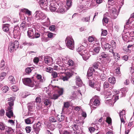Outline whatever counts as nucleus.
<instances>
[{
    "mask_svg": "<svg viewBox=\"0 0 134 134\" xmlns=\"http://www.w3.org/2000/svg\"><path fill=\"white\" fill-rule=\"evenodd\" d=\"M15 97H12L7 99V101L9 106L8 107L6 113V116L9 118H11L13 116V114L12 111L13 108L12 106L14 105V101L15 100Z\"/></svg>",
    "mask_w": 134,
    "mask_h": 134,
    "instance_id": "obj_1",
    "label": "nucleus"
},
{
    "mask_svg": "<svg viewBox=\"0 0 134 134\" xmlns=\"http://www.w3.org/2000/svg\"><path fill=\"white\" fill-rule=\"evenodd\" d=\"M8 79L11 83L14 84L15 83V79L13 76H10L9 77Z\"/></svg>",
    "mask_w": 134,
    "mask_h": 134,
    "instance_id": "obj_28",
    "label": "nucleus"
},
{
    "mask_svg": "<svg viewBox=\"0 0 134 134\" xmlns=\"http://www.w3.org/2000/svg\"><path fill=\"white\" fill-rule=\"evenodd\" d=\"M100 56L103 58H106L107 57V59L108 61L109 62L111 60L112 58L113 57L112 56H108V54H107L104 52L101 53L100 54Z\"/></svg>",
    "mask_w": 134,
    "mask_h": 134,
    "instance_id": "obj_15",
    "label": "nucleus"
},
{
    "mask_svg": "<svg viewBox=\"0 0 134 134\" xmlns=\"http://www.w3.org/2000/svg\"><path fill=\"white\" fill-rule=\"evenodd\" d=\"M90 18V15L86 17H83L81 19L82 21L83 22H89Z\"/></svg>",
    "mask_w": 134,
    "mask_h": 134,
    "instance_id": "obj_26",
    "label": "nucleus"
},
{
    "mask_svg": "<svg viewBox=\"0 0 134 134\" xmlns=\"http://www.w3.org/2000/svg\"><path fill=\"white\" fill-rule=\"evenodd\" d=\"M134 20L130 16V17L127 20V22L126 23V25H128L129 24H131L132 22Z\"/></svg>",
    "mask_w": 134,
    "mask_h": 134,
    "instance_id": "obj_31",
    "label": "nucleus"
},
{
    "mask_svg": "<svg viewBox=\"0 0 134 134\" xmlns=\"http://www.w3.org/2000/svg\"><path fill=\"white\" fill-rule=\"evenodd\" d=\"M100 47H96L95 48L93 49V51L94 52L96 53H98L100 51Z\"/></svg>",
    "mask_w": 134,
    "mask_h": 134,
    "instance_id": "obj_43",
    "label": "nucleus"
},
{
    "mask_svg": "<svg viewBox=\"0 0 134 134\" xmlns=\"http://www.w3.org/2000/svg\"><path fill=\"white\" fill-rule=\"evenodd\" d=\"M41 122L38 121L37 123L33 125L34 131L36 134L38 133L41 128Z\"/></svg>",
    "mask_w": 134,
    "mask_h": 134,
    "instance_id": "obj_8",
    "label": "nucleus"
},
{
    "mask_svg": "<svg viewBox=\"0 0 134 134\" xmlns=\"http://www.w3.org/2000/svg\"><path fill=\"white\" fill-rule=\"evenodd\" d=\"M26 72L27 73L29 74L32 71L31 68L28 67L27 68L25 69Z\"/></svg>",
    "mask_w": 134,
    "mask_h": 134,
    "instance_id": "obj_50",
    "label": "nucleus"
},
{
    "mask_svg": "<svg viewBox=\"0 0 134 134\" xmlns=\"http://www.w3.org/2000/svg\"><path fill=\"white\" fill-rule=\"evenodd\" d=\"M44 61L45 63L48 64H51L53 63V60L52 58L48 56H46L44 58Z\"/></svg>",
    "mask_w": 134,
    "mask_h": 134,
    "instance_id": "obj_12",
    "label": "nucleus"
},
{
    "mask_svg": "<svg viewBox=\"0 0 134 134\" xmlns=\"http://www.w3.org/2000/svg\"><path fill=\"white\" fill-rule=\"evenodd\" d=\"M43 102L46 105H50L51 102L47 98H45L44 99Z\"/></svg>",
    "mask_w": 134,
    "mask_h": 134,
    "instance_id": "obj_29",
    "label": "nucleus"
},
{
    "mask_svg": "<svg viewBox=\"0 0 134 134\" xmlns=\"http://www.w3.org/2000/svg\"><path fill=\"white\" fill-rule=\"evenodd\" d=\"M5 66V63L4 61V60H2L1 61V63L0 65V67L1 68H2V69H2L3 68L4 66Z\"/></svg>",
    "mask_w": 134,
    "mask_h": 134,
    "instance_id": "obj_49",
    "label": "nucleus"
},
{
    "mask_svg": "<svg viewBox=\"0 0 134 134\" xmlns=\"http://www.w3.org/2000/svg\"><path fill=\"white\" fill-rule=\"evenodd\" d=\"M106 35L105 34H101V44L103 49L108 50L111 48V45L108 43H106L104 41V40L106 41L107 40L105 37Z\"/></svg>",
    "mask_w": 134,
    "mask_h": 134,
    "instance_id": "obj_5",
    "label": "nucleus"
},
{
    "mask_svg": "<svg viewBox=\"0 0 134 134\" xmlns=\"http://www.w3.org/2000/svg\"><path fill=\"white\" fill-rule=\"evenodd\" d=\"M5 113L4 110V109H1L0 110V115L1 116H3Z\"/></svg>",
    "mask_w": 134,
    "mask_h": 134,
    "instance_id": "obj_63",
    "label": "nucleus"
},
{
    "mask_svg": "<svg viewBox=\"0 0 134 134\" xmlns=\"http://www.w3.org/2000/svg\"><path fill=\"white\" fill-rule=\"evenodd\" d=\"M22 45L24 46H26L29 47L33 46L34 44L31 42H27L26 41H24L23 42Z\"/></svg>",
    "mask_w": 134,
    "mask_h": 134,
    "instance_id": "obj_23",
    "label": "nucleus"
},
{
    "mask_svg": "<svg viewBox=\"0 0 134 134\" xmlns=\"http://www.w3.org/2000/svg\"><path fill=\"white\" fill-rule=\"evenodd\" d=\"M111 119L109 117H107L106 119V121L109 124H110L111 122Z\"/></svg>",
    "mask_w": 134,
    "mask_h": 134,
    "instance_id": "obj_58",
    "label": "nucleus"
},
{
    "mask_svg": "<svg viewBox=\"0 0 134 134\" xmlns=\"http://www.w3.org/2000/svg\"><path fill=\"white\" fill-rule=\"evenodd\" d=\"M72 74L70 72H67L65 74L64 76H63L62 79L64 81H66L68 80L72 76Z\"/></svg>",
    "mask_w": 134,
    "mask_h": 134,
    "instance_id": "obj_14",
    "label": "nucleus"
},
{
    "mask_svg": "<svg viewBox=\"0 0 134 134\" xmlns=\"http://www.w3.org/2000/svg\"><path fill=\"white\" fill-rule=\"evenodd\" d=\"M36 108L38 110H40L42 109V104L41 103H38L36 104Z\"/></svg>",
    "mask_w": 134,
    "mask_h": 134,
    "instance_id": "obj_39",
    "label": "nucleus"
},
{
    "mask_svg": "<svg viewBox=\"0 0 134 134\" xmlns=\"http://www.w3.org/2000/svg\"><path fill=\"white\" fill-rule=\"evenodd\" d=\"M27 9L25 8H23L21 9L20 12L19 13V15H21V12L25 13L26 14Z\"/></svg>",
    "mask_w": 134,
    "mask_h": 134,
    "instance_id": "obj_54",
    "label": "nucleus"
},
{
    "mask_svg": "<svg viewBox=\"0 0 134 134\" xmlns=\"http://www.w3.org/2000/svg\"><path fill=\"white\" fill-rule=\"evenodd\" d=\"M22 81L24 84L27 86L32 87L35 85V88H37L38 87V84L35 85L34 82L32 81L30 78H27L23 79Z\"/></svg>",
    "mask_w": 134,
    "mask_h": 134,
    "instance_id": "obj_4",
    "label": "nucleus"
},
{
    "mask_svg": "<svg viewBox=\"0 0 134 134\" xmlns=\"http://www.w3.org/2000/svg\"><path fill=\"white\" fill-rule=\"evenodd\" d=\"M115 93L116 94H119V95L118 96L117 95L116 96H113L112 99H114V103H115L116 101L118 99L119 97H122L123 96H125L124 94L122 92H119L116 91H115Z\"/></svg>",
    "mask_w": 134,
    "mask_h": 134,
    "instance_id": "obj_11",
    "label": "nucleus"
},
{
    "mask_svg": "<svg viewBox=\"0 0 134 134\" xmlns=\"http://www.w3.org/2000/svg\"><path fill=\"white\" fill-rule=\"evenodd\" d=\"M14 38L15 39H19L20 36L19 34H13Z\"/></svg>",
    "mask_w": 134,
    "mask_h": 134,
    "instance_id": "obj_62",
    "label": "nucleus"
},
{
    "mask_svg": "<svg viewBox=\"0 0 134 134\" xmlns=\"http://www.w3.org/2000/svg\"><path fill=\"white\" fill-rule=\"evenodd\" d=\"M76 83L77 85L79 86H81L83 84L79 76H77L76 77Z\"/></svg>",
    "mask_w": 134,
    "mask_h": 134,
    "instance_id": "obj_19",
    "label": "nucleus"
},
{
    "mask_svg": "<svg viewBox=\"0 0 134 134\" xmlns=\"http://www.w3.org/2000/svg\"><path fill=\"white\" fill-rule=\"evenodd\" d=\"M44 70L47 72L51 73L52 72L53 69L50 67H46L44 69Z\"/></svg>",
    "mask_w": 134,
    "mask_h": 134,
    "instance_id": "obj_34",
    "label": "nucleus"
},
{
    "mask_svg": "<svg viewBox=\"0 0 134 134\" xmlns=\"http://www.w3.org/2000/svg\"><path fill=\"white\" fill-rule=\"evenodd\" d=\"M125 110H122L120 113V116L121 123L124 124L125 122Z\"/></svg>",
    "mask_w": 134,
    "mask_h": 134,
    "instance_id": "obj_13",
    "label": "nucleus"
},
{
    "mask_svg": "<svg viewBox=\"0 0 134 134\" xmlns=\"http://www.w3.org/2000/svg\"><path fill=\"white\" fill-rule=\"evenodd\" d=\"M11 88L12 90L14 92L17 91L18 90V88L17 86L15 85L12 86Z\"/></svg>",
    "mask_w": 134,
    "mask_h": 134,
    "instance_id": "obj_44",
    "label": "nucleus"
},
{
    "mask_svg": "<svg viewBox=\"0 0 134 134\" xmlns=\"http://www.w3.org/2000/svg\"><path fill=\"white\" fill-rule=\"evenodd\" d=\"M95 72L94 69L92 67L90 68L88 70L87 73V77L88 79H93L92 75L93 73Z\"/></svg>",
    "mask_w": 134,
    "mask_h": 134,
    "instance_id": "obj_10",
    "label": "nucleus"
},
{
    "mask_svg": "<svg viewBox=\"0 0 134 134\" xmlns=\"http://www.w3.org/2000/svg\"><path fill=\"white\" fill-rule=\"evenodd\" d=\"M55 26L54 25H52L50 26L49 29L50 30L54 31L55 29Z\"/></svg>",
    "mask_w": 134,
    "mask_h": 134,
    "instance_id": "obj_56",
    "label": "nucleus"
},
{
    "mask_svg": "<svg viewBox=\"0 0 134 134\" xmlns=\"http://www.w3.org/2000/svg\"><path fill=\"white\" fill-rule=\"evenodd\" d=\"M78 125H77L76 124H74V125L73 126L72 125V128L73 129V130H77L78 129Z\"/></svg>",
    "mask_w": 134,
    "mask_h": 134,
    "instance_id": "obj_47",
    "label": "nucleus"
},
{
    "mask_svg": "<svg viewBox=\"0 0 134 134\" xmlns=\"http://www.w3.org/2000/svg\"><path fill=\"white\" fill-rule=\"evenodd\" d=\"M103 23H104L107 24H108L109 21V19L106 16L104 17L102 20Z\"/></svg>",
    "mask_w": 134,
    "mask_h": 134,
    "instance_id": "obj_38",
    "label": "nucleus"
},
{
    "mask_svg": "<svg viewBox=\"0 0 134 134\" xmlns=\"http://www.w3.org/2000/svg\"><path fill=\"white\" fill-rule=\"evenodd\" d=\"M36 105V103L34 101L30 103L28 106L29 110L30 111H32V110L33 109L35 108Z\"/></svg>",
    "mask_w": 134,
    "mask_h": 134,
    "instance_id": "obj_16",
    "label": "nucleus"
},
{
    "mask_svg": "<svg viewBox=\"0 0 134 134\" xmlns=\"http://www.w3.org/2000/svg\"><path fill=\"white\" fill-rule=\"evenodd\" d=\"M26 130L27 133H29L31 130V127L30 126H27L25 128Z\"/></svg>",
    "mask_w": 134,
    "mask_h": 134,
    "instance_id": "obj_52",
    "label": "nucleus"
},
{
    "mask_svg": "<svg viewBox=\"0 0 134 134\" xmlns=\"http://www.w3.org/2000/svg\"><path fill=\"white\" fill-rule=\"evenodd\" d=\"M57 11L58 13H62L63 12H65V10L63 7H61L58 9Z\"/></svg>",
    "mask_w": 134,
    "mask_h": 134,
    "instance_id": "obj_42",
    "label": "nucleus"
},
{
    "mask_svg": "<svg viewBox=\"0 0 134 134\" xmlns=\"http://www.w3.org/2000/svg\"><path fill=\"white\" fill-rule=\"evenodd\" d=\"M8 25L9 24H6L4 25H3V30L5 32H7V31H8L10 33H12V32H11L10 31V30L9 29L8 26H7V25Z\"/></svg>",
    "mask_w": 134,
    "mask_h": 134,
    "instance_id": "obj_22",
    "label": "nucleus"
},
{
    "mask_svg": "<svg viewBox=\"0 0 134 134\" xmlns=\"http://www.w3.org/2000/svg\"><path fill=\"white\" fill-rule=\"evenodd\" d=\"M35 18H38V19L43 20L46 17V16L45 14L41 11H37L35 13Z\"/></svg>",
    "mask_w": 134,
    "mask_h": 134,
    "instance_id": "obj_9",
    "label": "nucleus"
},
{
    "mask_svg": "<svg viewBox=\"0 0 134 134\" xmlns=\"http://www.w3.org/2000/svg\"><path fill=\"white\" fill-rule=\"evenodd\" d=\"M6 129L7 130L5 132H6L7 134H13V131L10 127H6Z\"/></svg>",
    "mask_w": 134,
    "mask_h": 134,
    "instance_id": "obj_24",
    "label": "nucleus"
},
{
    "mask_svg": "<svg viewBox=\"0 0 134 134\" xmlns=\"http://www.w3.org/2000/svg\"><path fill=\"white\" fill-rule=\"evenodd\" d=\"M109 84L107 82H105L103 85V87L104 88H107L108 87Z\"/></svg>",
    "mask_w": 134,
    "mask_h": 134,
    "instance_id": "obj_59",
    "label": "nucleus"
},
{
    "mask_svg": "<svg viewBox=\"0 0 134 134\" xmlns=\"http://www.w3.org/2000/svg\"><path fill=\"white\" fill-rule=\"evenodd\" d=\"M57 9L56 4L53 3H51L49 5V10L52 12L55 11Z\"/></svg>",
    "mask_w": 134,
    "mask_h": 134,
    "instance_id": "obj_17",
    "label": "nucleus"
},
{
    "mask_svg": "<svg viewBox=\"0 0 134 134\" xmlns=\"http://www.w3.org/2000/svg\"><path fill=\"white\" fill-rule=\"evenodd\" d=\"M49 120L51 122H57V119L56 118L51 117L49 118Z\"/></svg>",
    "mask_w": 134,
    "mask_h": 134,
    "instance_id": "obj_32",
    "label": "nucleus"
},
{
    "mask_svg": "<svg viewBox=\"0 0 134 134\" xmlns=\"http://www.w3.org/2000/svg\"><path fill=\"white\" fill-rule=\"evenodd\" d=\"M9 89L8 87L7 86L3 87L2 88V91L4 93L6 92Z\"/></svg>",
    "mask_w": 134,
    "mask_h": 134,
    "instance_id": "obj_36",
    "label": "nucleus"
},
{
    "mask_svg": "<svg viewBox=\"0 0 134 134\" xmlns=\"http://www.w3.org/2000/svg\"><path fill=\"white\" fill-rule=\"evenodd\" d=\"M75 122L76 124H78V125H82L83 123V122L82 121L80 122L79 120H76Z\"/></svg>",
    "mask_w": 134,
    "mask_h": 134,
    "instance_id": "obj_48",
    "label": "nucleus"
},
{
    "mask_svg": "<svg viewBox=\"0 0 134 134\" xmlns=\"http://www.w3.org/2000/svg\"><path fill=\"white\" fill-rule=\"evenodd\" d=\"M67 64L69 66L71 67V70H74L75 68V64L74 62L71 60H69Z\"/></svg>",
    "mask_w": 134,
    "mask_h": 134,
    "instance_id": "obj_18",
    "label": "nucleus"
},
{
    "mask_svg": "<svg viewBox=\"0 0 134 134\" xmlns=\"http://www.w3.org/2000/svg\"><path fill=\"white\" fill-rule=\"evenodd\" d=\"M98 63H94L93 64V69L94 68L96 69L98 68Z\"/></svg>",
    "mask_w": 134,
    "mask_h": 134,
    "instance_id": "obj_55",
    "label": "nucleus"
},
{
    "mask_svg": "<svg viewBox=\"0 0 134 134\" xmlns=\"http://www.w3.org/2000/svg\"><path fill=\"white\" fill-rule=\"evenodd\" d=\"M6 127H5L4 125L2 124H0V129L2 130H4V129H6Z\"/></svg>",
    "mask_w": 134,
    "mask_h": 134,
    "instance_id": "obj_53",
    "label": "nucleus"
},
{
    "mask_svg": "<svg viewBox=\"0 0 134 134\" xmlns=\"http://www.w3.org/2000/svg\"><path fill=\"white\" fill-rule=\"evenodd\" d=\"M64 116L62 115H58L57 116V119L58 121L61 122L64 120Z\"/></svg>",
    "mask_w": 134,
    "mask_h": 134,
    "instance_id": "obj_27",
    "label": "nucleus"
},
{
    "mask_svg": "<svg viewBox=\"0 0 134 134\" xmlns=\"http://www.w3.org/2000/svg\"><path fill=\"white\" fill-rule=\"evenodd\" d=\"M18 28L16 27H14V29L13 30V32L15 34L19 33V31L18 30Z\"/></svg>",
    "mask_w": 134,
    "mask_h": 134,
    "instance_id": "obj_57",
    "label": "nucleus"
},
{
    "mask_svg": "<svg viewBox=\"0 0 134 134\" xmlns=\"http://www.w3.org/2000/svg\"><path fill=\"white\" fill-rule=\"evenodd\" d=\"M27 26V24L26 22L24 21L20 24V27L22 29L26 28Z\"/></svg>",
    "mask_w": 134,
    "mask_h": 134,
    "instance_id": "obj_35",
    "label": "nucleus"
},
{
    "mask_svg": "<svg viewBox=\"0 0 134 134\" xmlns=\"http://www.w3.org/2000/svg\"><path fill=\"white\" fill-rule=\"evenodd\" d=\"M93 100H94L93 102V105H94L98 106L99 105L100 102L99 100V98L97 96H95V97L92 99H91L90 101V105L91 108L93 107L91 104V102H92Z\"/></svg>",
    "mask_w": 134,
    "mask_h": 134,
    "instance_id": "obj_7",
    "label": "nucleus"
},
{
    "mask_svg": "<svg viewBox=\"0 0 134 134\" xmlns=\"http://www.w3.org/2000/svg\"><path fill=\"white\" fill-rule=\"evenodd\" d=\"M111 44L112 47L114 49L116 47V44L115 42L113 40L111 41Z\"/></svg>",
    "mask_w": 134,
    "mask_h": 134,
    "instance_id": "obj_45",
    "label": "nucleus"
},
{
    "mask_svg": "<svg viewBox=\"0 0 134 134\" xmlns=\"http://www.w3.org/2000/svg\"><path fill=\"white\" fill-rule=\"evenodd\" d=\"M77 52L82 57L83 59L85 60H87L88 58V56H86V54L87 53V51L84 47L82 45L79 47L77 49Z\"/></svg>",
    "mask_w": 134,
    "mask_h": 134,
    "instance_id": "obj_2",
    "label": "nucleus"
},
{
    "mask_svg": "<svg viewBox=\"0 0 134 134\" xmlns=\"http://www.w3.org/2000/svg\"><path fill=\"white\" fill-rule=\"evenodd\" d=\"M66 46L70 49L73 50L74 48V42L71 36H68L65 40Z\"/></svg>",
    "mask_w": 134,
    "mask_h": 134,
    "instance_id": "obj_3",
    "label": "nucleus"
},
{
    "mask_svg": "<svg viewBox=\"0 0 134 134\" xmlns=\"http://www.w3.org/2000/svg\"><path fill=\"white\" fill-rule=\"evenodd\" d=\"M111 17L113 19H116L118 15V12H115L111 13Z\"/></svg>",
    "mask_w": 134,
    "mask_h": 134,
    "instance_id": "obj_30",
    "label": "nucleus"
},
{
    "mask_svg": "<svg viewBox=\"0 0 134 134\" xmlns=\"http://www.w3.org/2000/svg\"><path fill=\"white\" fill-rule=\"evenodd\" d=\"M40 36V34H27L28 37L31 39L38 38Z\"/></svg>",
    "mask_w": 134,
    "mask_h": 134,
    "instance_id": "obj_21",
    "label": "nucleus"
},
{
    "mask_svg": "<svg viewBox=\"0 0 134 134\" xmlns=\"http://www.w3.org/2000/svg\"><path fill=\"white\" fill-rule=\"evenodd\" d=\"M19 45V43L17 41L15 40L14 43L12 42H10L8 47V49L9 51L12 52H13L14 49L16 50V49L18 48Z\"/></svg>",
    "mask_w": 134,
    "mask_h": 134,
    "instance_id": "obj_6",
    "label": "nucleus"
},
{
    "mask_svg": "<svg viewBox=\"0 0 134 134\" xmlns=\"http://www.w3.org/2000/svg\"><path fill=\"white\" fill-rule=\"evenodd\" d=\"M92 79H90L89 81V85L92 87H94L95 85H94V81L92 80Z\"/></svg>",
    "mask_w": 134,
    "mask_h": 134,
    "instance_id": "obj_33",
    "label": "nucleus"
},
{
    "mask_svg": "<svg viewBox=\"0 0 134 134\" xmlns=\"http://www.w3.org/2000/svg\"><path fill=\"white\" fill-rule=\"evenodd\" d=\"M108 81L111 84H114L115 83L116 80L114 77H110L108 79Z\"/></svg>",
    "mask_w": 134,
    "mask_h": 134,
    "instance_id": "obj_25",
    "label": "nucleus"
},
{
    "mask_svg": "<svg viewBox=\"0 0 134 134\" xmlns=\"http://www.w3.org/2000/svg\"><path fill=\"white\" fill-rule=\"evenodd\" d=\"M39 59L38 57L35 58L34 59V62L35 63H37L38 62Z\"/></svg>",
    "mask_w": 134,
    "mask_h": 134,
    "instance_id": "obj_64",
    "label": "nucleus"
},
{
    "mask_svg": "<svg viewBox=\"0 0 134 134\" xmlns=\"http://www.w3.org/2000/svg\"><path fill=\"white\" fill-rule=\"evenodd\" d=\"M95 39V38L92 36H89L88 38L89 41L91 42H93Z\"/></svg>",
    "mask_w": 134,
    "mask_h": 134,
    "instance_id": "obj_51",
    "label": "nucleus"
},
{
    "mask_svg": "<svg viewBox=\"0 0 134 134\" xmlns=\"http://www.w3.org/2000/svg\"><path fill=\"white\" fill-rule=\"evenodd\" d=\"M36 104L41 103V98L39 97H37L36 99Z\"/></svg>",
    "mask_w": 134,
    "mask_h": 134,
    "instance_id": "obj_46",
    "label": "nucleus"
},
{
    "mask_svg": "<svg viewBox=\"0 0 134 134\" xmlns=\"http://www.w3.org/2000/svg\"><path fill=\"white\" fill-rule=\"evenodd\" d=\"M133 45L132 44H130L127 47V49H126L125 51L127 52H128L129 53H130L131 52V51L130 49H129L130 48L133 47Z\"/></svg>",
    "mask_w": 134,
    "mask_h": 134,
    "instance_id": "obj_41",
    "label": "nucleus"
},
{
    "mask_svg": "<svg viewBox=\"0 0 134 134\" xmlns=\"http://www.w3.org/2000/svg\"><path fill=\"white\" fill-rule=\"evenodd\" d=\"M122 59L126 61L128 60V57L127 55H125L122 57Z\"/></svg>",
    "mask_w": 134,
    "mask_h": 134,
    "instance_id": "obj_60",
    "label": "nucleus"
},
{
    "mask_svg": "<svg viewBox=\"0 0 134 134\" xmlns=\"http://www.w3.org/2000/svg\"><path fill=\"white\" fill-rule=\"evenodd\" d=\"M34 117H31L25 120V122L27 124H32L34 121Z\"/></svg>",
    "mask_w": 134,
    "mask_h": 134,
    "instance_id": "obj_20",
    "label": "nucleus"
},
{
    "mask_svg": "<svg viewBox=\"0 0 134 134\" xmlns=\"http://www.w3.org/2000/svg\"><path fill=\"white\" fill-rule=\"evenodd\" d=\"M89 130L91 133H92L94 131L95 129L93 127H90L89 128Z\"/></svg>",
    "mask_w": 134,
    "mask_h": 134,
    "instance_id": "obj_61",
    "label": "nucleus"
},
{
    "mask_svg": "<svg viewBox=\"0 0 134 134\" xmlns=\"http://www.w3.org/2000/svg\"><path fill=\"white\" fill-rule=\"evenodd\" d=\"M36 77L37 79L39 80L41 82L43 81V80L42 79V76L41 75L38 74L37 75Z\"/></svg>",
    "mask_w": 134,
    "mask_h": 134,
    "instance_id": "obj_40",
    "label": "nucleus"
},
{
    "mask_svg": "<svg viewBox=\"0 0 134 134\" xmlns=\"http://www.w3.org/2000/svg\"><path fill=\"white\" fill-rule=\"evenodd\" d=\"M100 78L102 81H105L106 79L105 75L104 74H102L100 75Z\"/></svg>",
    "mask_w": 134,
    "mask_h": 134,
    "instance_id": "obj_37",
    "label": "nucleus"
}]
</instances>
